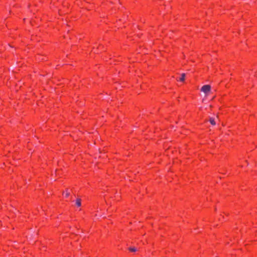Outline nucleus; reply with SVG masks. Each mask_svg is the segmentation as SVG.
Segmentation results:
<instances>
[{"instance_id": "nucleus-4", "label": "nucleus", "mask_w": 257, "mask_h": 257, "mask_svg": "<svg viewBox=\"0 0 257 257\" xmlns=\"http://www.w3.org/2000/svg\"><path fill=\"white\" fill-rule=\"evenodd\" d=\"M185 74L182 73L181 74V77L180 78V80L181 81H184L185 80Z\"/></svg>"}, {"instance_id": "nucleus-6", "label": "nucleus", "mask_w": 257, "mask_h": 257, "mask_svg": "<svg viewBox=\"0 0 257 257\" xmlns=\"http://www.w3.org/2000/svg\"><path fill=\"white\" fill-rule=\"evenodd\" d=\"M70 195V193L69 192H68V189H66V193H65V196L66 197H68Z\"/></svg>"}, {"instance_id": "nucleus-2", "label": "nucleus", "mask_w": 257, "mask_h": 257, "mask_svg": "<svg viewBox=\"0 0 257 257\" xmlns=\"http://www.w3.org/2000/svg\"><path fill=\"white\" fill-rule=\"evenodd\" d=\"M209 121L212 125H215L216 124V122L215 121L214 118H213L212 117H209Z\"/></svg>"}, {"instance_id": "nucleus-1", "label": "nucleus", "mask_w": 257, "mask_h": 257, "mask_svg": "<svg viewBox=\"0 0 257 257\" xmlns=\"http://www.w3.org/2000/svg\"><path fill=\"white\" fill-rule=\"evenodd\" d=\"M201 91L207 95L211 91V86L210 85H203L201 88Z\"/></svg>"}, {"instance_id": "nucleus-3", "label": "nucleus", "mask_w": 257, "mask_h": 257, "mask_svg": "<svg viewBox=\"0 0 257 257\" xmlns=\"http://www.w3.org/2000/svg\"><path fill=\"white\" fill-rule=\"evenodd\" d=\"M81 199L80 198H77L76 200V204L77 206L79 207L81 206Z\"/></svg>"}, {"instance_id": "nucleus-5", "label": "nucleus", "mask_w": 257, "mask_h": 257, "mask_svg": "<svg viewBox=\"0 0 257 257\" xmlns=\"http://www.w3.org/2000/svg\"><path fill=\"white\" fill-rule=\"evenodd\" d=\"M128 249L131 251H133V252H135L137 250V248L135 247H131L128 248Z\"/></svg>"}]
</instances>
